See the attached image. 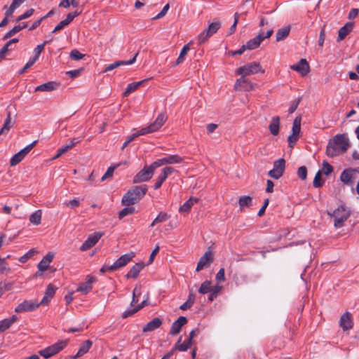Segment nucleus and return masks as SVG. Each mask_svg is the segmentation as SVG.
Returning <instances> with one entry per match:
<instances>
[{
    "label": "nucleus",
    "mask_w": 359,
    "mask_h": 359,
    "mask_svg": "<svg viewBox=\"0 0 359 359\" xmlns=\"http://www.w3.org/2000/svg\"><path fill=\"white\" fill-rule=\"evenodd\" d=\"M147 184L135 186L129 189L123 196L121 203L125 206H130L140 201L147 194Z\"/></svg>",
    "instance_id": "obj_2"
},
{
    "label": "nucleus",
    "mask_w": 359,
    "mask_h": 359,
    "mask_svg": "<svg viewBox=\"0 0 359 359\" xmlns=\"http://www.w3.org/2000/svg\"><path fill=\"white\" fill-rule=\"evenodd\" d=\"M211 287V282L209 280H205L201 285V287L198 289V292L203 294H207L210 292Z\"/></svg>",
    "instance_id": "obj_47"
},
{
    "label": "nucleus",
    "mask_w": 359,
    "mask_h": 359,
    "mask_svg": "<svg viewBox=\"0 0 359 359\" xmlns=\"http://www.w3.org/2000/svg\"><path fill=\"white\" fill-rule=\"evenodd\" d=\"M257 87V83H252L243 76L238 79L234 84V88L236 90L251 91L255 90Z\"/></svg>",
    "instance_id": "obj_9"
},
{
    "label": "nucleus",
    "mask_w": 359,
    "mask_h": 359,
    "mask_svg": "<svg viewBox=\"0 0 359 359\" xmlns=\"http://www.w3.org/2000/svg\"><path fill=\"white\" fill-rule=\"evenodd\" d=\"M351 144L346 133L338 134L334 135L330 140L327 149L326 154L329 157H334L346 152Z\"/></svg>",
    "instance_id": "obj_1"
},
{
    "label": "nucleus",
    "mask_w": 359,
    "mask_h": 359,
    "mask_svg": "<svg viewBox=\"0 0 359 359\" xmlns=\"http://www.w3.org/2000/svg\"><path fill=\"white\" fill-rule=\"evenodd\" d=\"M139 52H137L133 57L129 60H118L115 61L114 62L108 65L104 69V72L112 71L113 69L122 66V65H132L135 62L136 57L138 55Z\"/></svg>",
    "instance_id": "obj_18"
},
{
    "label": "nucleus",
    "mask_w": 359,
    "mask_h": 359,
    "mask_svg": "<svg viewBox=\"0 0 359 359\" xmlns=\"http://www.w3.org/2000/svg\"><path fill=\"white\" fill-rule=\"evenodd\" d=\"M162 320L160 318H154L151 321L148 322L142 328L143 332H152L162 325Z\"/></svg>",
    "instance_id": "obj_22"
},
{
    "label": "nucleus",
    "mask_w": 359,
    "mask_h": 359,
    "mask_svg": "<svg viewBox=\"0 0 359 359\" xmlns=\"http://www.w3.org/2000/svg\"><path fill=\"white\" fill-rule=\"evenodd\" d=\"M239 18H240V14H238V13H236L234 14V22H233V24L229 28V29L228 31V35H231V34H232L233 33L235 32L236 29V25L238 24Z\"/></svg>",
    "instance_id": "obj_58"
},
{
    "label": "nucleus",
    "mask_w": 359,
    "mask_h": 359,
    "mask_svg": "<svg viewBox=\"0 0 359 359\" xmlns=\"http://www.w3.org/2000/svg\"><path fill=\"white\" fill-rule=\"evenodd\" d=\"M57 287L50 283L47 285L44 296L40 302L41 305H48L54 297Z\"/></svg>",
    "instance_id": "obj_19"
},
{
    "label": "nucleus",
    "mask_w": 359,
    "mask_h": 359,
    "mask_svg": "<svg viewBox=\"0 0 359 359\" xmlns=\"http://www.w3.org/2000/svg\"><path fill=\"white\" fill-rule=\"evenodd\" d=\"M41 305L37 301L25 300L19 304L15 309L16 313L31 312L35 311Z\"/></svg>",
    "instance_id": "obj_10"
},
{
    "label": "nucleus",
    "mask_w": 359,
    "mask_h": 359,
    "mask_svg": "<svg viewBox=\"0 0 359 359\" xmlns=\"http://www.w3.org/2000/svg\"><path fill=\"white\" fill-rule=\"evenodd\" d=\"M182 339V337H180L177 341L175 343V346L172 348L173 351L175 350H178L180 351H186L191 347L192 344L191 342L187 339L183 343H181Z\"/></svg>",
    "instance_id": "obj_29"
},
{
    "label": "nucleus",
    "mask_w": 359,
    "mask_h": 359,
    "mask_svg": "<svg viewBox=\"0 0 359 359\" xmlns=\"http://www.w3.org/2000/svg\"><path fill=\"white\" fill-rule=\"evenodd\" d=\"M135 212V209L134 207L126 206L118 212V218L121 219L127 215L134 214Z\"/></svg>",
    "instance_id": "obj_44"
},
{
    "label": "nucleus",
    "mask_w": 359,
    "mask_h": 359,
    "mask_svg": "<svg viewBox=\"0 0 359 359\" xmlns=\"http://www.w3.org/2000/svg\"><path fill=\"white\" fill-rule=\"evenodd\" d=\"M10 268L8 264L6 262L4 258H0V273H3L4 271H9Z\"/></svg>",
    "instance_id": "obj_62"
},
{
    "label": "nucleus",
    "mask_w": 359,
    "mask_h": 359,
    "mask_svg": "<svg viewBox=\"0 0 359 359\" xmlns=\"http://www.w3.org/2000/svg\"><path fill=\"white\" fill-rule=\"evenodd\" d=\"M213 259L214 257L212 253L210 250L206 251L205 254L200 258L197 264L196 271H200L205 267L208 266L213 262Z\"/></svg>",
    "instance_id": "obj_15"
},
{
    "label": "nucleus",
    "mask_w": 359,
    "mask_h": 359,
    "mask_svg": "<svg viewBox=\"0 0 359 359\" xmlns=\"http://www.w3.org/2000/svg\"><path fill=\"white\" fill-rule=\"evenodd\" d=\"M322 172L325 175H329L333 172V167L326 161L323 163Z\"/></svg>",
    "instance_id": "obj_51"
},
{
    "label": "nucleus",
    "mask_w": 359,
    "mask_h": 359,
    "mask_svg": "<svg viewBox=\"0 0 359 359\" xmlns=\"http://www.w3.org/2000/svg\"><path fill=\"white\" fill-rule=\"evenodd\" d=\"M168 118L167 115L165 113H161L158 115L155 121L151 123V128H154V130L157 131L160 128L163 126V125L165 123Z\"/></svg>",
    "instance_id": "obj_28"
},
{
    "label": "nucleus",
    "mask_w": 359,
    "mask_h": 359,
    "mask_svg": "<svg viewBox=\"0 0 359 359\" xmlns=\"http://www.w3.org/2000/svg\"><path fill=\"white\" fill-rule=\"evenodd\" d=\"M27 27V22H22L21 24H19L18 25H15L13 27L9 32H8L3 37V40H6L13 36H14L16 33L19 32L20 31L22 30L23 29L26 28Z\"/></svg>",
    "instance_id": "obj_30"
},
{
    "label": "nucleus",
    "mask_w": 359,
    "mask_h": 359,
    "mask_svg": "<svg viewBox=\"0 0 359 359\" xmlns=\"http://www.w3.org/2000/svg\"><path fill=\"white\" fill-rule=\"evenodd\" d=\"M301 121L302 118L300 116H297L293 121L292 125V134L294 135H299L300 130H301Z\"/></svg>",
    "instance_id": "obj_42"
},
{
    "label": "nucleus",
    "mask_w": 359,
    "mask_h": 359,
    "mask_svg": "<svg viewBox=\"0 0 359 359\" xmlns=\"http://www.w3.org/2000/svg\"><path fill=\"white\" fill-rule=\"evenodd\" d=\"M327 215L334 219V226L336 228H341L344 226V222L351 216V210L344 203L339 205L334 211L327 212Z\"/></svg>",
    "instance_id": "obj_3"
},
{
    "label": "nucleus",
    "mask_w": 359,
    "mask_h": 359,
    "mask_svg": "<svg viewBox=\"0 0 359 359\" xmlns=\"http://www.w3.org/2000/svg\"><path fill=\"white\" fill-rule=\"evenodd\" d=\"M280 128V118L279 116L272 117L271 122L269 124V130L273 135H278Z\"/></svg>",
    "instance_id": "obj_35"
},
{
    "label": "nucleus",
    "mask_w": 359,
    "mask_h": 359,
    "mask_svg": "<svg viewBox=\"0 0 359 359\" xmlns=\"http://www.w3.org/2000/svg\"><path fill=\"white\" fill-rule=\"evenodd\" d=\"M260 43H261L257 39V38L254 37L253 39H250L244 46L247 50H254L258 48Z\"/></svg>",
    "instance_id": "obj_45"
},
{
    "label": "nucleus",
    "mask_w": 359,
    "mask_h": 359,
    "mask_svg": "<svg viewBox=\"0 0 359 359\" xmlns=\"http://www.w3.org/2000/svg\"><path fill=\"white\" fill-rule=\"evenodd\" d=\"M103 235L104 233L101 232H95L89 235L88 238L80 247V250L83 252L90 249L98 242Z\"/></svg>",
    "instance_id": "obj_12"
},
{
    "label": "nucleus",
    "mask_w": 359,
    "mask_h": 359,
    "mask_svg": "<svg viewBox=\"0 0 359 359\" xmlns=\"http://www.w3.org/2000/svg\"><path fill=\"white\" fill-rule=\"evenodd\" d=\"M183 162V158L179 155H168L160 159H157L154 163L156 168L168 164H177Z\"/></svg>",
    "instance_id": "obj_11"
},
{
    "label": "nucleus",
    "mask_w": 359,
    "mask_h": 359,
    "mask_svg": "<svg viewBox=\"0 0 359 359\" xmlns=\"http://www.w3.org/2000/svg\"><path fill=\"white\" fill-rule=\"evenodd\" d=\"M155 132L153 128H151V125L150 124L147 127L142 128L140 130H138L136 133L137 136L139 137L140 135H144L148 133H151Z\"/></svg>",
    "instance_id": "obj_55"
},
{
    "label": "nucleus",
    "mask_w": 359,
    "mask_h": 359,
    "mask_svg": "<svg viewBox=\"0 0 359 359\" xmlns=\"http://www.w3.org/2000/svg\"><path fill=\"white\" fill-rule=\"evenodd\" d=\"M133 257V252L123 255L112 264V267H111V269L116 271L124 267L132 260Z\"/></svg>",
    "instance_id": "obj_14"
},
{
    "label": "nucleus",
    "mask_w": 359,
    "mask_h": 359,
    "mask_svg": "<svg viewBox=\"0 0 359 359\" xmlns=\"http://www.w3.org/2000/svg\"><path fill=\"white\" fill-rule=\"evenodd\" d=\"M259 72L264 73V70L262 69V66L258 62H252L247 63L246 65L238 67L236 70V74L245 77L249 75L255 74Z\"/></svg>",
    "instance_id": "obj_4"
},
{
    "label": "nucleus",
    "mask_w": 359,
    "mask_h": 359,
    "mask_svg": "<svg viewBox=\"0 0 359 359\" xmlns=\"http://www.w3.org/2000/svg\"><path fill=\"white\" fill-rule=\"evenodd\" d=\"M170 216L165 212H161L158 216L154 219V222L161 223L164 222L168 219Z\"/></svg>",
    "instance_id": "obj_56"
},
{
    "label": "nucleus",
    "mask_w": 359,
    "mask_h": 359,
    "mask_svg": "<svg viewBox=\"0 0 359 359\" xmlns=\"http://www.w3.org/2000/svg\"><path fill=\"white\" fill-rule=\"evenodd\" d=\"M273 33V29H270L266 33H264V32H259L258 35H257L255 37L260 43H262V41H263L265 39L269 38Z\"/></svg>",
    "instance_id": "obj_48"
},
{
    "label": "nucleus",
    "mask_w": 359,
    "mask_h": 359,
    "mask_svg": "<svg viewBox=\"0 0 359 359\" xmlns=\"http://www.w3.org/2000/svg\"><path fill=\"white\" fill-rule=\"evenodd\" d=\"M357 170V169L351 168L344 170L340 175V180L345 184H350L353 178V173Z\"/></svg>",
    "instance_id": "obj_24"
},
{
    "label": "nucleus",
    "mask_w": 359,
    "mask_h": 359,
    "mask_svg": "<svg viewBox=\"0 0 359 359\" xmlns=\"http://www.w3.org/2000/svg\"><path fill=\"white\" fill-rule=\"evenodd\" d=\"M92 344H93L92 341H90L89 339L85 341L83 343L81 344L76 354L72 356V358L76 359L77 358H80V357L83 356L84 354H86V353L88 352Z\"/></svg>",
    "instance_id": "obj_27"
},
{
    "label": "nucleus",
    "mask_w": 359,
    "mask_h": 359,
    "mask_svg": "<svg viewBox=\"0 0 359 359\" xmlns=\"http://www.w3.org/2000/svg\"><path fill=\"white\" fill-rule=\"evenodd\" d=\"M157 168L153 162L149 166L145 165L143 169L138 172L133 177L134 184L149 181Z\"/></svg>",
    "instance_id": "obj_5"
},
{
    "label": "nucleus",
    "mask_w": 359,
    "mask_h": 359,
    "mask_svg": "<svg viewBox=\"0 0 359 359\" xmlns=\"http://www.w3.org/2000/svg\"><path fill=\"white\" fill-rule=\"evenodd\" d=\"M67 345V341H60L39 351L44 358H48L62 351Z\"/></svg>",
    "instance_id": "obj_6"
},
{
    "label": "nucleus",
    "mask_w": 359,
    "mask_h": 359,
    "mask_svg": "<svg viewBox=\"0 0 359 359\" xmlns=\"http://www.w3.org/2000/svg\"><path fill=\"white\" fill-rule=\"evenodd\" d=\"M78 142H79V140L78 139L73 138L72 140H71L69 144L62 147L61 148H60L57 150V154L53 158L55 159V158H58L59 156H60L61 155L65 154L70 149H72L74 145H76Z\"/></svg>",
    "instance_id": "obj_33"
},
{
    "label": "nucleus",
    "mask_w": 359,
    "mask_h": 359,
    "mask_svg": "<svg viewBox=\"0 0 359 359\" xmlns=\"http://www.w3.org/2000/svg\"><path fill=\"white\" fill-rule=\"evenodd\" d=\"M41 215L42 212L41 210L35 211L29 216V222L34 225H39L41 224Z\"/></svg>",
    "instance_id": "obj_40"
},
{
    "label": "nucleus",
    "mask_w": 359,
    "mask_h": 359,
    "mask_svg": "<svg viewBox=\"0 0 359 359\" xmlns=\"http://www.w3.org/2000/svg\"><path fill=\"white\" fill-rule=\"evenodd\" d=\"M195 298V294L191 290L187 300L180 306V309L183 311L190 309L194 304Z\"/></svg>",
    "instance_id": "obj_38"
},
{
    "label": "nucleus",
    "mask_w": 359,
    "mask_h": 359,
    "mask_svg": "<svg viewBox=\"0 0 359 359\" xmlns=\"http://www.w3.org/2000/svg\"><path fill=\"white\" fill-rule=\"evenodd\" d=\"M165 180L166 178L161 173V175L157 178L155 184H154V189H158Z\"/></svg>",
    "instance_id": "obj_63"
},
{
    "label": "nucleus",
    "mask_w": 359,
    "mask_h": 359,
    "mask_svg": "<svg viewBox=\"0 0 359 359\" xmlns=\"http://www.w3.org/2000/svg\"><path fill=\"white\" fill-rule=\"evenodd\" d=\"M290 69L297 72L302 76H306L310 72L309 62L304 58H302L297 64L291 65Z\"/></svg>",
    "instance_id": "obj_13"
},
{
    "label": "nucleus",
    "mask_w": 359,
    "mask_h": 359,
    "mask_svg": "<svg viewBox=\"0 0 359 359\" xmlns=\"http://www.w3.org/2000/svg\"><path fill=\"white\" fill-rule=\"evenodd\" d=\"M37 140L34 141L31 144H28L27 147H25L24 149H21L20 152L22 154V156H25L36 144Z\"/></svg>",
    "instance_id": "obj_59"
},
{
    "label": "nucleus",
    "mask_w": 359,
    "mask_h": 359,
    "mask_svg": "<svg viewBox=\"0 0 359 359\" xmlns=\"http://www.w3.org/2000/svg\"><path fill=\"white\" fill-rule=\"evenodd\" d=\"M57 86L58 84L55 81H48L47 83L38 86L36 88L35 90L50 92L55 90L57 87Z\"/></svg>",
    "instance_id": "obj_31"
},
{
    "label": "nucleus",
    "mask_w": 359,
    "mask_h": 359,
    "mask_svg": "<svg viewBox=\"0 0 359 359\" xmlns=\"http://www.w3.org/2000/svg\"><path fill=\"white\" fill-rule=\"evenodd\" d=\"M48 43V41H43L42 43L39 44L34 49V54L39 56L44 50L45 46Z\"/></svg>",
    "instance_id": "obj_61"
},
{
    "label": "nucleus",
    "mask_w": 359,
    "mask_h": 359,
    "mask_svg": "<svg viewBox=\"0 0 359 359\" xmlns=\"http://www.w3.org/2000/svg\"><path fill=\"white\" fill-rule=\"evenodd\" d=\"M147 80L144 79L137 82H133L128 84L124 93L123 96L127 97L133 92L135 91L140 86L142 85L143 83L146 82Z\"/></svg>",
    "instance_id": "obj_32"
},
{
    "label": "nucleus",
    "mask_w": 359,
    "mask_h": 359,
    "mask_svg": "<svg viewBox=\"0 0 359 359\" xmlns=\"http://www.w3.org/2000/svg\"><path fill=\"white\" fill-rule=\"evenodd\" d=\"M339 326L344 331H347L353 328V317L350 312L346 311L340 318Z\"/></svg>",
    "instance_id": "obj_16"
},
{
    "label": "nucleus",
    "mask_w": 359,
    "mask_h": 359,
    "mask_svg": "<svg viewBox=\"0 0 359 359\" xmlns=\"http://www.w3.org/2000/svg\"><path fill=\"white\" fill-rule=\"evenodd\" d=\"M322 171L321 170H318L317 173L316 174L313 182V186L315 188H319L321 187L323 185L324 182L322 180L321 178Z\"/></svg>",
    "instance_id": "obj_46"
},
{
    "label": "nucleus",
    "mask_w": 359,
    "mask_h": 359,
    "mask_svg": "<svg viewBox=\"0 0 359 359\" xmlns=\"http://www.w3.org/2000/svg\"><path fill=\"white\" fill-rule=\"evenodd\" d=\"M138 311V309H137V307H135V308H128L123 313H122V318H127L131 316H133V314H135V313H137Z\"/></svg>",
    "instance_id": "obj_60"
},
{
    "label": "nucleus",
    "mask_w": 359,
    "mask_h": 359,
    "mask_svg": "<svg viewBox=\"0 0 359 359\" xmlns=\"http://www.w3.org/2000/svg\"><path fill=\"white\" fill-rule=\"evenodd\" d=\"M353 23L347 22L341 27L338 32L337 41H340L345 39V37L351 32L353 29Z\"/></svg>",
    "instance_id": "obj_26"
},
{
    "label": "nucleus",
    "mask_w": 359,
    "mask_h": 359,
    "mask_svg": "<svg viewBox=\"0 0 359 359\" xmlns=\"http://www.w3.org/2000/svg\"><path fill=\"white\" fill-rule=\"evenodd\" d=\"M17 320L18 317L15 315H13L8 318H5L2 320H0V333L4 332L9 329Z\"/></svg>",
    "instance_id": "obj_25"
},
{
    "label": "nucleus",
    "mask_w": 359,
    "mask_h": 359,
    "mask_svg": "<svg viewBox=\"0 0 359 359\" xmlns=\"http://www.w3.org/2000/svg\"><path fill=\"white\" fill-rule=\"evenodd\" d=\"M70 58L74 60H79L84 57L85 55L81 53L77 49H73L70 52Z\"/></svg>",
    "instance_id": "obj_53"
},
{
    "label": "nucleus",
    "mask_w": 359,
    "mask_h": 359,
    "mask_svg": "<svg viewBox=\"0 0 359 359\" xmlns=\"http://www.w3.org/2000/svg\"><path fill=\"white\" fill-rule=\"evenodd\" d=\"M221 290H222V286H219L218 285H216L213 287H211V290H210V292H209L210 294L208 296V300L210 302L214 301L217 298V297L218 294L220 292Z\"/></svg>",
    "instance_id": "obj_43"
},
{
    "label": "nucleus",
    "mask_w": 359,
    "mask_h": 359,
    "mask_svg": "<svg viewBox=\"0 0 359 359\" xmlns=\"http://www.w3.org/2000/svg\"><path fill=\"white\" fill-rule=\"evenodd\" d=\"M25 157L22 156V154L19 151L15 155L13 156L10 161V164L11 166L16 165L18 164Z\"/></svg>",
    "instance_id": "obj_50"
},
{
    "label": "nucleus",
    "mask_w": 359,
    "mask_h": 359,
    "mask_svg": "<svg viewBox=\"0 0 359 359\" xmlns=\"http://www.w3.org/2000/svg\"><path fill=\"white\" fill-rule=\"evenodd\" d=\"M144 264L143 262L136 263L134 266L131 267L130 271L126 275V278H133L135 279L138 277L140 272L144 269Z\"/></svg>",
    "instance_id": "obj_23"
},
{
    "label": "nucleus",
    "mask_w": 359,
    "mask_h": 359,
    "mask_svg": "<svg viewBox=\"0 0 359 359\" xmlns=\"http://www.w3.org/2000/svg\"><path fill=\"white\" fill-rule=\"evenodd\" d=\"M298 137H299L298 135H294L292 133L288 137L287 141H288V144H289L290 147H293V146L297 142Z\"/></svg>",
    "instance_id": "obj_64"
},
{
    "label": "nucleus",
    "mask_w": 359,
    "mask_h": 359,
    "mask_svg": "<svg viewBox=\"0 0 359 359\" xmlns=\"http://www.w3.org/2000/svg\"><path fill=\"white\" fill-rule=\"evenodd\" d=\"M34 13V8H29L23 14L19 15L16 20L15 22H18L20 21L24 20L25 19L29 18L30 16H32Z\"/></svg>",
    "instance_id": "obj_49"
},
{
    "label": "nucleus",
    "mask_w": 359,
    "mask_h": 359,
    "mask_svg": "<svg viewBox=\"0 0 359 359\" xmlns=\"http://www.w3.org/2000/svg\"><path fill=\"white\" fill-rule=\"evenodd\" d=\"M285 169V161L283 158H280L273 162V168L271 170L268 175L276 180L280 178Z\"/></svg>",
    "instance_id": "obj_8"
},
{
    "label": "nucleus",
    "mask_w": 359,
    "mask_h": 359,
    "mask_svg": "<svg viewBox=\"0 0 359 359\" xmlns=\"http://www.w3.org/2000/svg\"><path fill=\"white\" fill-rule=\"evenodd\" d=\"M220 27L221 22L219 21L210 23L208 28L198 36V43L200 45L207 41L211 36L219 29Z\"/></svg>",
    "instance_id": "obj_7"
},
{
    "label": "nucleus",
    "mask_w": 359,
    "mask_h": 359,
    "mask_svg": "<svg viewBox=\"0 0 359 359\" xmlns=\"http://www.w3.org/2000/svg\"><path fill=\"white\" fill-rule=\"evenodd\" d=\"M141 294L140 288L135 287L133 292V298L130 302V306H133L138 302V297Z\"/></svg>",
    "instance_id": "obj_52"
},
{
    "label": "nucleus",
    "mask_w": 359,
    "mask_h": 359,
    "mask_svg": "<svg viewBox=\"0 0 359 359\" xmlns=\"http://www.w3.org/2000/svg\"><path fill=\"white\" fill-rule=\"evenodd\" d=\"M297 175L302 180H304L307 177V168L306 166L302 165L298 168Z\"/></svg>",
    "instance_id": "obj_57"
},
{
    "label": "nucleus",
    "mask_w": 359,
    "mask_h": 359,
    "mask_svg": "<svg viewBox=\"0 0 359 359\" xmlns=\"http://www.w3.org/2000/svg\"><path fill=\"white\" fill-rule=\"evenodd\" d=\"M54 257V254L51 252H49L46 254V256L43 257V259L38 264L37 267L39 271L43 272L46 271L49 266L50 263L52 262Z\"/></svg>",
    "instance_id": "obj_21"
},
{
    "label": "nucleus",
    "mask_w": 359,
    "mask_h": 359,
    "mask_svg": "<svg viewBox=\"0 0 359 359\" xmlns=\"http://www.w3.org/2000/svg\"><path fill=\"white\" fill-rule=\"evenodd\" d=\"M13 124L11 123V115L10 111H7V116L6 118L4 121V125L0 129V135L3 134H6L11 128L12 127Z\"/></svg>",
    "instance_id": "obj_37"
},
{
    "label": "nucleus",
    "mask_w": 359,
    "mask_h": 359,
    "mask_svg": "<svg viewBox=\"0 0 359 359\" xmlns=\"http://www.w3.org/2000/svg\"><path fill=\"white\" fill-rule=\"evenodd\" d=\"M189 49H190L189 43L186 44L183 46V48H182V50L180 51V55L177 57V59L173 66H177L184 61V57L187 54Z\"/></svg>",
    "instance_id": "obj_39"
},
{
    "label": "nucleus",
    "mask_w": 359,
    "mask_h": 359,
    "mask_svg": "<svg viewBox=\"0 0 359 359\" xmlns=\"http://www.w3.org/2000/svg\"><path fill=\"white\" fill-rule=\"evenodd\" d=\"M198 199L196 198L191 197L179 208V212L182 213H187L190 211L191 207L198 202Z\"/></svg>",
    "instance_id": "obj_34"
},
{
    "label": "nucleus",
    "mask_w": 359,
    "mask_h": 359,
    "mask_svg": "<svg viewBox=\"0 0 359 359\" xmlns=\"http://www.w3.org/2000/svg\"><path fill=\"white\" fill-rule=\"evenodd\" d=\"M252 197L249 196H243L241 197H240L239 200H238V204L240 205V208H243V207H249L250 205H252Z\"/></svg>",
    "instance_id": "obj_41"
},
{
    "label": "nucleus",
    "mask_w": 359,
    "mask_h": 359,
    "mask_svg": "<svg viewBox=\"0 0 359 359\" xmlns=\"http://www.w3.org/2000/svg\"><path fill=\"white\" fill-rule=\"evenodd\" d=\"M96 281L94 276H88L86 281L81 283L78 286L76 291L81 292L83 294H87L93 289V283Z\"/></svg>",
    "instance_id": "obj_17"
},
{
    "label": "nucleus",
    "mask_w": 359,
    "mask_h": 359,
    "mask_svg": "<svg viewBox=\"0 0 359 359\" xmlns=\"http://www.w3.org/2000/svg\"><path fill=\"white\" fill-rule=\"evenodd\" d=\"M116 168V165L114 166H110L107 170L106 172L103 175V176L101 177L100 181L103 182L106 180L107 179L113 176L115 168Z\"/></svg>",
    "instance_id": "obj_54"
},
{
    "label": "nucleus",
    "mask_w": 359,
    "mask_h": 359,
    "mask_svg": "<svg viewBox=\"0 0 359 359\" xmlns=\"http://www.w3.org/2000/svg\"><path fill=\"white\" fill-rule=\"evenodd\" d=\"M290 32V26H287L279 29L276 34V41H280L286 39Z\"/></svg>",
    "instance_id": "obj_36"
},
{
    "label": "nucleus",
    "mask_w": 359,
    "mask_h": 359,
    "mask_svg": "<svg viewBox=\"0 0 359 359\" xmlns=\"http://www.w3.org/2000/svg\"><path fill=\"white\" fill-rule=\"evenodd\" d=\"M187 323V318L184 316H180L177 320L172 323L170 331L171 335L179 334L184 326Z\"/></svg>",
    "instance_id": "obj_20"
}]
</instances>
